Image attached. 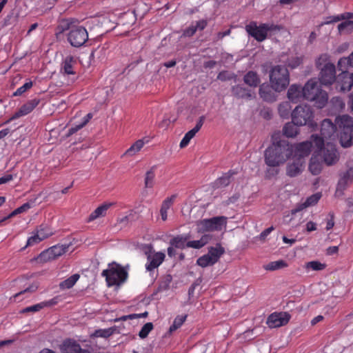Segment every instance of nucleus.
<instances>
[{
  "label": "nucleus",
  "mask_w": 353,
  "mask_h": 353,
  "mask_svg": "<svg viewBox=\"0 0 353 353\" xmlns=\"http://www.w3.org/2000/svg\"><path fill=\"white\" fill-rule=\"evenodd\" d=\"M309 170L313 175H318L322 170L321 162L315 157L310 159Z\"/></svg>",
  "instance_id": "32"
},
{
  "label": "nucleus",
  "mask_w": 353,
  "mask_h": 353,
  "mask_svg": "<svg viewBox=\"0 0 353 353\" xmlns=\"http://www.w3.org/2000/svg\"><path fill=\"white\" fill-rule=\"evenodd\" d=\"M326 265L318 261H312L305 263V268L306 269H312V270L319 271L325 268Z\"/></svg>",
  "instance_id": "45"
},
{
  "label": "nucleus",
  "mask_w": 353,
  "mask_h": 353,
  "mask_svg": "<svg viewBox=\"0 0 353 353\" xmlns=\"http://www.w3.org/2000/svg\"><path fill=\"white\" fill-rule=\"evenodd\" d=\"M187 318V315L183 316H177L174 321L172 325L170 327L168 332L170 334H172L173 332L176 331L178 328H179L183 323L185 322V319Z\"/></svg>",
  "instance_id": "39"
},
{
  "label": "nucleus",
  "mask_w": 353,
  "mask_h": 353,
  "mask_svg": "<svg viewBox=\"0 0 353 353\" xmlns=\"http://www.w3.org/2000/svg\"><path fill=\"white\" fill-rule=\"evenodd\" d=\"M153 324L151 322L146 323L141 329L139 332V336L141 339H145L148 336V334L153 330Z\"/></svg>",
  "instance_id": "50"
},
{
  "label": "nucleus",
  "mask_w": 353,
  "mask_h": 353,
  "mask_svg": "<svg viewBox=\"0 0 353 353\" xmlns=\"http://www.w3.org/2000/svg\"><path fill=\"white\" fill-rule=\"evenodd\" d=\"M327 21H325L323 24H329L331 23L338 22L342 19H345V15L341 14L337 16H330L327 18Z\"/></svg>",
  "instance_id": "57"
},
{
  "label": "nucleus",
  "mask_w": 353,
  "mask_h": 353,
  "mask_svg": "<svg viewBox=\"0 0 353 353\" xmlns=\"http://www.w3.org/2000/svg\"><path fill=\"white\" fill-rule=\"evenodd\" d=\"M232 96L237 99L251 100L255 97V94L250 89L245 88L241 85H236L232 87Z\"/></svg>",
  "instance_id": "19"
},
{
  "label": "nucleus",
  "mask_w": 353,
  "mask_h": 353,
  "mask_svg": "<svg viewBox=\"0 0 353 353\" xmlns=\"http://www.w3.org/2000/svg\"><path fill=\"white\" fill-rule=\"evenodd\" d=\"M53 234L54 232L52 230L48 225V224L43 223L37 228L36 233L28 238L26 245L23 249L28 246L37 244Z\"/></svg>",
  "instance_id": "10"
},
{
  "label": "nucleus",
  "mask_w": 353,
  "mask_h": 353,
  "mask_svg": "<svg viewBox=\"0 0 353 353\" xmlns=\"http://www.w3.org/2000/svg\"><path fill=\"white\" fill-rule=\"evenodd\" d=\"M248 34L259 42H262L268 37V33H274L281 30V26L271 23H261L257 26L256 21H251L245 28Z\"/></svg>",
  "instance_id": "4"
},
{
  "label": "nucleus",
  "mask_w": 353,
  "mask_h": 353,
  "mask_svg": "<svg viewBox=\"0 0 353 353\" xmlns=\"http://www.w3.org/2000/svg\"><path fill=\"white\" fill-rule=\"evenodd\" d=\"M323 159L327 165H332L338 161L337 150L334 145L327 144L323 152Z\"/></svg>",
  "instance_id": "24"
},
{
  "label": "nucleus",
  "mask_w": 353,
  "mask_h": 353,
  "mask_svg": "<svg viewBox=\"0 0 353 353\" xmlns=\"http://www.w3.org/2000/svg\"><path fill=\"white\" fill-rule=\"evenodd\" d=\"M340 34H350L353 31V21L347 20L338 25Z\"/></svg>",
  "instance_id": "37"
},
{
  "label": "nucleus",
  "mask_w": 353,
  "mask_h": 353,
  "mask_svg": "<svg viewBox=\"0 0 353 353\" xmlns=\"http://www.w3.org/2000/svg\"><path fill=\"white\" fill-rule=\"evenodd\" d=\"M187 238L176 236L171 239L170 245L176 248L183 249L186 247Z\"/></svg>",
  "instance_id": "46"
},
{
  "label": "nucleus",
  "mask_w": 353,
  "mask_h": 353,
  "mask_svg": "<svg viewBox=\"0 0 353 353\" xmlns=\"http://www.w3.org/2000/svg\"><path fill=\"white\" fill-rule=\"evenodd\" d=\"M353 182V160L346 163V170L340 174L336 190V195H342L343 191Z\"/></svg>",
  "instance_id": "9"
},
{
  "label": "nucleus",
  "mask_w": 353,
  "mask_h": 353,
  "mask_svg": "<svg viewBox=\"0 0 353 353\" xmlns=\"http://www.w3.org/2000/svg\"><path fill=\"white\" fill-rule=\"evenodd\" d=\"M68 248V245H54L49 249L51 255L53 256L54 259H56L59 256H61L63 254L67 252Z\"/></svg>",
  "instance_id": "38"
},
{
  "label": "nucleus",
  "mask_w": 353,
  "mask_h": 353,
  "mask_svg": "<svg viewBox=\"0 0 353 353\" xmlns=\"http://www.w3.org/2000/svg\"><path fill=\"white\" fill-rule=\"evenodd\" d=\"M177 197V194H172L170 196L165 199L161 204L160 209V214L162 221H166L168 219V211L171 208L173 205Z\"/></svg>",
  "instance_id": "26"
},
{
  "label": "nucleus",
  "mask_w": 353,
  "mask_h": 353,
  "mask_svg": "<svg viewBox=\"0 0 353 353\" xmlns=\"http://www.w3.org/2000/svg\"><path fill=\"white\" fill-rule=\"evenodd\" d=\"M142 250L147 258L148 256L152 255L155 252L153 250V246L151 244H145L142 247Z\"/></svg>",
  "instance_id": "59"
},
{
  "label": "nucleus",
  "mask_w": 353,
  "mask_h": 353,
  "mask_svg": "<svg viewBox=\"0 0 353 353\" xmlns=\"http://www.w3.org/2000/svg\"><path fill=\"white\" fill-rule=\"evenodd\" d=\"M292 120L296 125H308L314 128L316 124L314 122V112L308 105H298L291 113Z\"/></svg>",
  "instance_id": "8"
},
{
  "label": "nucleus",
  "mask_w": 353,
  "mask_h": 353,
  "mask_svg": "<svg viewBox=\"0 0 353 353\" xmlns=\"http://www.w3.org/2000/svg\"><path fill=\"white\" fill-rule=\"evenodd\" d=\"M304 99L313 102L314 105L319 109L324 108L328 101V94L322 90L316 79L307 81L303 87Z\"/></svg>",
  "instance_id": "2"
},
{
  "label": "nucleus",
  "mask_w": 353,
  "mask_h": 353,
  "mask_svg": "<svg viewBox=\"0 0 353 353\" xmlns=\"http://www.w3.org/2000/svg\"><path fill=\"white\" fill-rule=\"evenodd\" d=\"M172 281V276L170 274H166L163 281H161L159 283V285L157 289V292L167 290L170 288V284Z\"/></svg>",
  "instance_id": "47"
},
{
  "label": "nucleus",
  "mask_w": 353,
  "mask_h": 353,
  "mask_svg": "<svg viewBox=\"0 0 353 353\" xmlns=\"http://www.w3.org/2000/svg\"><path fill=\"white\" fill-rule=\"evenodd\" d=\"M42 309H43L42 308V305H41V303H37L36 305H32V306H29V307H26L22 309L20 311V313L21 314H26V313H28V312H36L40 311Z\"/></svg>",
  "instance_id": "53"
},
{
  "label": "nucleus",
  "mask_w": 353,
  "mask_h": 353,
  "mask_svg": "<svg viewBox=\"0 0 353 353\" xmlns=\"http://www.w3.org/2000/svg\"><path fill=\"white\" fill-rule=\"evenodd\" d=\"M288 263L284 260H279L276 261H272L264 266L266 270L274 271L288 267Z\"/></svg>",
  "instance_id": "35"
},
{
  "label": "nucleus",
  "mask_w": 353,
  "mask_h": 353,
  "mask_svg": "<svg viewBox=\"0 0 353 353\" xmlns=\"http://www.w3.org/2000/svg\"><path fill=\"white\" fill-rule=\"evenodd\" d=\"M304 160L294 158L293 161L288 163L286 167V174L290 177H294L300 174L303 170Z\"/></svg>",
  "instance_id": "20"
},
{
  "label": "nucleus",
  "mask_w": 353,
  "mask_h": 353,
  "mask_svg": "<svg viewBox=\"0 0 353 353\" xmlns=\"http://www.w3.org/2000/svg\"><path fill=\"white\" fill-rule=\"evenodd\" d=\"M227 222H198L196 230L199 233H209L214 231H221L226 228Z\"/></svg>",
  "instance_id": "15"
},
{
  "label": "nucleus",
  "mask_w": 353,
  "mask_h": 353,
  "mask_svg": "<svg viewBox=\"0 0 353 353\" xmlns=\"http://www.w3.org/2000/svg\"><path fill=\"white\" fill-rule=\"evenodd\" d=\"M101 276L105 277L107 285L111 287L119 286L123 283L126 281L128 274L123 267L113 262L108 265V269L103 270Z\"/></svg>",
  "instance_id": "5"
},
{
  "label": "nucleus",
  "mask_w": 353,
  "mask_h": 353,
  "mask_svg": "<svg viewBox=\"0 0 353 353\" xmlns=\"http://www.w3.org/2000/svg\"><path fill=\"white\" fill-rule=\"evenodd\" d=\"M325 140H326L325 138L323 137L321 135L319 137L316 134H312L310 141H312V143H314L317 149L321 150L324 146Z\"/></svg>",
  "instance_id": "51"
},
{
  "label": "nucleus",
  "mask_w": 353,
  "mask_h": 353,
  "mask_svg": "<svg viewBox=\"0 0 353 353\" xmlns=\"http://www.w3.org/2000/svg\"><path fill=\"white\" fill-rule=\"evenodd\" d=\"M203 234L201 237L200 241H201V243H203L202 244L203 246H204L212 240V239L213 238V236L208 232L203 233Z\"/></svg>",
  "instance_id": "61"
},
{
  "label": "nucleus",
  "mask_w": 353,
  "mask_h": 353,
  "mask_svg": "<svg viewBox=\"0 0 353 353\" xmlns=\"http://www.w3.org/2000/svg\"><path fill=\"white\" fill-rule=\"evenodd\" d=\"M139 219L137 212L134 210L128 211V214L121 221H133Z\"/></svg>",
  "instance_id": "56"
},
{
  "label": "nucleus",
  "mask_w": 353,
  "mask_h": 353,
  "mask_svg": "<svg viewBox=\"0 0 353 353\" xmlns=\"http://www.w3.org/2000/svg\"><path fill=\"white\" fill-rule=\"evenodd\" d=\"M205 121V117L201 116L199 117V121H197L196 125L188 132L185 133L191 139L195 136V134L200 130L201 127L203 125Z\"/></svg>",
  "instance_id": "44"
},
{
  "label": "nucleus",
  "mask_w": 353,
  "mask_h": 353,
  "mask_svg": "<svg viewBox=\"0 0 353 353\" xmlns=\"http://www.w3.org/2000/svg\"><path fill=\"white\" fill-rule=\"evenodd\" d=\"M36 260L41 263H46L54 260L53 256L51 255L49 249H47L41 252L39 256L36 258Z\"/></svg>",
  "instance_id": "49"
},
{
  "label": "nucleus",
  "mask_w": 353,
  "mask_h": 353,
  "mask_svg": "<svg viewBox=\"0 0 353 353\" xmlns=\"http://www.w3.org/2000/svg\"><path fill=\"white\" fill-rule=\"evenodd\" d=\"M196 31V28L195 27L194 24H192L188 28L184 30L183 34L185 37H190L193 36Z\"/></svg>",
  "instance_id": "58"
},
{
  "label": "nucleus",
  "mask_w": 353,
  "mask_h": 353,
  "mask_svg": "<svg viewBox=\"0 0 353 353\" xmlns=\"http://www.w3.org/2000/svg\"><path fill=\"white\" fill-rule=\"evenodd\" d=\"M208 25V21L205 19H201L196 22L194 24L196 30H203Z\"/></svg>",
  "instance_id": "63"
},
{
  "label": "nucleus",
  "mask_w": 353,
  "mask_h": 353,
  "mask_svg": "<svg viewBox=\"0 0 353 353\" xmlns=\"http://www.w3.org/2000/svg\"><path fill=\"white\" fill-rule=\"evenodd\" d=\"M335 121L340 130V142L343 147L348 148L353 145V119L348 115L336 118Z\"/></svg>",
  "instance_id": "6"
},
{
  "label": "nucleus",
  "mask_w": 353,
  "mask_h": 353,
  "mask_svg": "<svg viewBox=\"0 0 353 353\" xmlns=\"http://www.w3.org/2000/svg\"><path fill=\"white\" fill-rule=\"evenodd\" d=\"M61 353H91L88 350L82 349L81 345L71 339L65 340L61 347Z\"/></svg>",
  "instance_id": "21"
},
{
  "label": "nucleus",
  "mask_w": 353,
  "mask_h": 353,
  "mask_svg": "<svg viewBox=\"0 0 353 353\" xmlns=\"http://www.w3.org/2000/svg\"><path fill=\"white\" fill-rule=\"evenodd\" d=\"M237 172L230 170L228 172L224 173L221 177L218 178L213 183L214 188H222L228 186L231 182V178L234 174H236Z\"/></svg>",
  "instance_id": "25"
},
{
  "label": "nucleus",
  "mask_w": 353,
  "mask_h": 353,
  "mask_svg": "<svg viewBox=\"0 0 353 353\" xmlns=\"http://www.w3.org/2000/svg\"><path fill=\"white\" fill-rule=\"evenodd\" d=\"M270 81L272 88L276 92L284 90L290 83V74L286 67L276 65L270 71Z\"/></svg>",
  "instance_id": "7"
},
{
  "label": "nucleus",
  "mask_w": 353,
  "mask_h": 353,
  "mask_svg": "<svg viewBox=\"0 0 353 353\" xmlns=\"http://www.w3.org/2000/svg\"><path fill=\"white\" fill-rule=\"evenodd\" d=\"M76 59L72 56H68L64 59L62 64V70L66 74H74L75 72L73 70V65L76 63Z\"/></svg>",
  "instance_id": "30"
},
{
  "label": "nucleus",
  "mask_w": 353,
  "mask_h": 353,
  "mask_svg": "<svg viewBox=\"0 0 353 353\" xmlns=\"http://www.w3.org/2000/svg\"><path fill=\"white\" fill-rule=\"evenodd\" d=\"M145 143L143 139H139L135 141L125 152V155L132 157L139 152L144 146Z\"/></svg>",
  "instance_id": "33"
},
{
  "label": "nucleus",
  "mask_w": 353,
  "mask_h": 353,
  "mask_svg": "<svg viewBox=\"0 0 353 353\" xmlns=\"http://www.w3.org/2000/svg\"><path fill=\"white\" fill-rule=\"evenodd\" d=\"M30 208V204L29 203H26L23 204L21 206H20V207L17 208V209H15L13 212H12L8 215V217H5L3 219H1V221H6L8 219L11 218V217H12L13 216H14L16 214H21L22 212H26Z\"/></svg>",
  "instance_id": "48"
},
{
  "label": "nucleus",
  "mask_w": 353,
  "mask_h": 353,
  "mask_svg": "<svg viewBox=\"0 0 353 353\" xmlns=\"http://www.w3.org/2000/svg\"><path fill=\"white\" fill-rule=\"evenodd\" d=\"M196 264L202 268H205L208 266L213 265L215 263L212 261V257L206 254L200 256L197 259Z\"/></svg>",
  "instance_id": "43"
},
{
  "label": "nucleus",
  "mask_w": 353,
  "mask_h": 353,
  "mask_svg": "<svg viewBox=\"0 0 353 353\" xmlns=\"http://www.w3.org/2000/svg\"><path fill=\"white\" fill-rule=\"evenodd\" d=\"M57 303H58V298L54 297L53 299H52L49 301L41 302V304L42 305V308H44L46 307H51L52 305H54Z\"/></svg>",
  "instance_id": "62"
},
{
  "label": "nucleus",
  "mask_w": 353,
  "mask_h": 353,
  "mask_svg": "<svg viewBox=\"0 0 353 353\" xmlns=\"http://www.w3.org/2000/svg\"><path fill=\"white\" fill-rule=\"evenodd\" d=\"M33 85V83L31 81L26 82L22 86L19 88L14 93L13 96L17 97L22 95L24 92H26L28 90L30 89Z\"/></svg>",
  "instance_id": "52"
},
{
  "label": "nucleus",
  "mask_w": 353,
  "mask_h": 353,
  "mask_svg": "<svg viewBox=\"0 0 353 353\" xmlns=\"http://www.w3.org/2000/svg\"><path fill=\"white\" fill-rule=\"evenodd\" d=\"M114 205V203H104L99 205L90 214L88 221H94L98 218L104 217L106 215L108 209Z\"/></svg>",
  "instance_id": "27"
},
{
  "label": "nucleus",
  "mask_w": 353,
  "mask_h": 353,
  "mask_svg": "<svg viewBox=\"0 0 353 353\" xmlns=\"http://www.w3.org/2000/svg\"><path fill=\"white\" fill-rule=\"evenodd\" d=\"M312 147V141H306L293 145V158L303 159L307 157Z\"/></svg>",
  "instance_id": "17"
},
{
  "label": "nucleus",
  "mask_w": 353,
  "mask_h": 353,
  "mask_svg": "<svg viewBox=\"0 0 353 353\" xmlns=\"http://www.w3.org/2000/svg\"><path fill=\"white\" fill-rule=\"evenodd\" d=\"M40 101V99L38 98L28 101L21 106V108L10 117L8 121H7L6 123L28 114L39 104Z\"/></svg>",
  "instance_id": "13"
},
{
  "label": "nucleus",
  "mask_w": 353,
  "mask_h": 353,
  "mask_svg": "<svg viewBox=\"0 0 353 353\" xmlns=\"http://www.w3.org/2000/svg\"><path fill=\"white\" fill-rule=\"evenodd\" d=\"M337 126L336 123H332L330 119H324L321 124V135L325 139H333L335 137Z\"/></svg>",
  "instance_id": "16"
},
{
  "label": "nucleus",
  "mask_w": 353,
  "mask_h": 353,
  "mask_svg": "<svg viewBox=\"0 0 353 353\" xmlns=\"http://www.w3.org/2000/svg\"><path fill=\"white\" fill-rule=\"evenodd\" d=\"M288 98L293 103H297L304 99L303 87L297 84H292L288 90Z\"/></svg>",
  "instance_id": "23"
},
{
  "label": "nucleus",
  "mask_w": 353,
  "mask_h": 353,
  "mask_svg": "<svg viewBox=\"0 0 353 353\" xmlns=\"http://www.w3.org/2000/svg\"><path fill=\"white\" fill-rule=\"evenodd\" d=\"M330 105L334 111H341L345 108V103L339 97H332L330 100Z\"/></svg>",
  "instance_id": "40"
},
{
  "label": "nucleus",
  "mask_w": 353,
  "mask_h": 353,
  "mask_svg": "<svg viewBox=\"0 0 353 353\" xmlns=\"http://www.w3.org/2000/svg\"><path fill=\"white\" fill-rule=\"evenodd\" d=\"M293 154V145L285 140L274 142L265 151V162L270 167L283 164Z\"/></svg>",
  "instance_id": "1"
},
{
  "label": "nucleus",
  "mask_w": 353,
  "mask_h": 353,
  "mask_svg": "<svg viewBox=\"0 0 353 353\" xmlns=\"http://www.w3.org/2000/svg\"><path fill=\"white\" fill-rule=\"evenodd\" d=\"M39 288V285L38 283H32V285H30L28 288H27L26 289H25L24 290H22L19 293H17L14 296V299H18L21 294L26 293V292H35Z\"/></svg>",
  "instance_id": "54"
},
{
  "label": "nucleus",
  "mask_w": 353,
  "mask_h": 353,
  "mask_svg": "<svg viewBox=\"0 0 353 353\" xmlns=\"http://www.w3.org/2000/svg\"><path fill=\"white\" fill-rule=\"evenodd\" d=\"M343 62H347L350 66L353 67V52L350 55V57L347 59H341L339 61L338 65H341Z\"/></svg>",
  "instance_id": "64"
},
{
  "label": "nucleus",
  "mask_w": 353,
  "mask_h": 353,
  "mask_svg": "<svg viewBox=\"0 0 353 353\" xmlns=\"http://www.w3.org/2000/svg\"><path fill=\"white\" fill-rule=\"evenodd\" d=\"M297 126L299 125L294 123L292 121L287 123L283 128V134L287 137H295L299 132Z\"/></svg>",
  "instance_id": "31"
},
{
  "label": "nucleus",
  "mask_w": 353,
  "mask_h": 353,
  "mask_svg": "<svg viewBox=\"0 0 353 353\" xmlns=\"http://www.w3.org/2000/svg\"><path fill=\"white\" fill-rule=\"evenodd\" d=\"M95 336L103 338H108L113 334V331L110 329L97 330L95 331Z\"/></svg>",
  "instance_id": "55"
},
{
  "label": "nucleus",
  "mask_w": 353,
  "mask_h": 353,
  "mask_svg": "<svg viewBox=\"0 0 353 353\" xmlns=\"http://www.w3.org/2000/svg\"><path fill=\"white\" fill-rule=\"evenodd\" d=\"M321 196L322 194L321 192H316L310 196L303 203L298 204L294 209H292L291 210V214L292 215L296 214L307 207L316 205L321 198Z\"/></svg>",
  "instance_id": "18"
},
{
  "label": "nucleus",
  "mask_w": 353,
  "mask_h": 353,
  "mask_svg": "<svg viewBox=\"0 0 353 353\" xmlns=\"http://www.w3.org/2000/svg\"><path fill=\"white\" fill-rule=\"evenodd\" d=\"M154 167H152L145 173V187L151 188L154 185V179L155 176Z\"/></svg>",
  "instance_id": "42"
},
{
  "label": "nucleus",
  "mask_w": 353,
  "mask_h": 353,
  "mask_svg": "<svg viewBox=\"0 0 353 353\" xmlns=\"http://www.w3.org/2000/svg\"><path fill=\"white\" fill-rule=\"evenodd\" d=\"M336 68L333 63H326L321 68L319 81L322 85H330L336 81Z\"/></svg>",
  "instance_id": "11"
},
{
  "label": "nucleus",
  "mask_w": 353,
  "mask_h": 353,
  "mask_svg": "<svg viewBox=\"0 0 353 353\" xmlns=\"http://www.w3.org/2000/svg\"><path fill=\"white\" fill-rule=\"evenodd\" d=\"M80 275L79 274H74L67 279L59 283V288L61 290L70 289L72 288L76 282L79 280Z\"/></svg>",
  "instance_id": "34"
},
{
  "label": "nucleus",
  "mask_w": 353,
  "mask_h": 353,
  "mask_svg": "<svg viewBox=\"0 0 353 353\" xmlns=\"http://www.w3.org/2000/svg\"><path fill=\"white\" fill-rule=\"evenodd\" d=\"M291 316L288 312H274L271 314L267 319V324L270 327H279L286 325Z\"/></svg>",
  "instance_id": "12"
},
{
  "label": "nucleus",
  "mask_w": 353,
  "mask_h": 353,
  "mask_svg": "<svg viewBox=\"0 0 353 353\" xmlns=\"http://www.w3.org/2000/svg\"><path fill=\"white\" fill-rule=\"evenodd\" d=\"M259 95L265 101H270L272 99V93L268 85H261L259 88Z\"/></svg>",
  "instance_id": "41"
},
{
  "label": "nucleus",
  "mask_w": 353,
  "mask_h": 353,
  "mask_svg": "<svg viewBox=\"0 0 353 353\" xmlns=\"http://www.w3.org/2000/svg\"><path fill=\"white\" fill-rule=\"evenodd\" d=\"M243 81L250 87L256 88L260 84L261 79L256 72L249 71L244 75Z\"/></svg>",
  "instance_id": "28"
},
{
  "label": "nucleus",
  "mask_w": 353,
  "mask_h": 353,
  "mask_svg": "<svg viewBox=\"0 0 353 353\" xmlns=\"http://www.w3.org/2000/svg\"><path fill=\"white\" fill-rule=\"evenodd\" d=\"M76 22L77 20L72 18L64 20L63 30H69L67 39L70 45L75 48H79L88 41V33L83 26L76 25Z\"/></svg>",
  "instance_id": "3"
},
{
  "label": "nucleus",
  "mask_w": 353,
  "mask_h": 353,
  "mask_svg": "<svg viewBox=\"0 0 353 353\" xmlns=\"http://www.w3.org/2000/svg\"><path fill=\"white\" fill-rule=\"evenodd\" d=\"M202 244L203 243H201L200 239L196 241H190L186 243V247L200 249L203 247Z\"/></svg>",
  "instance_id": "60"
},
{
  "label": "nucleus",
  "mask_w": 353,
  "mask_h": 353,
  "mask_svg": "<svg viewBox=\"0 0 353 353\" xmlns=\"http://www.w3.org/2000/svg\"><path fill=\"white\" fill-rule=\"evenodd\" d=\"M336 88L341 92L349 91L353 85V73L342 72L336 79Z\"/></svg>",
  "instance_id": "14"
},
{
  "label": "nucleus",
  "mask_w": 353,
  "mask_h": 353,
  "mask_svg": "<svg viewBox=\"0 0 353 353\" xmlns=\"http://www.w3.org/2000/svg\"><path fill=\"white\" fill-rule=\"evenodd\" d=\"M165 257V254L161 252H154L152 255L148 256V263L145 265L146 270L151 272L157 268L163 263Z\"/></svg>",
  "instance_id": "22"
},
{
  "label": "nucleus",
  "mask_w": 353,
  "mask_h": 353,
  "mask_svg": "<svg viewBox=\"0 0 353 353\" xmlns=\"http://www.w3.org/2000/svg\"><path fill=\"white\" fill-rule=\"evenodd\" d=\"M291 109L292 107L290 103L288 101H283L279 105V114L281 116V117L283 119L288 118L289 115L290 114Z\"/></svg>",
  "instance_id": "36"
},
{
  "label": "nucleus",
  "mask_w": 353,
  "mask_h": 353,
  "mask_svg": "<svg viewBox=\"0 0 353 353\" xmlns=\"http://www.w3.org/2000/svg\"><path fill=\"white\" fill-rule=\"evenodd\" d=\"M224 253V248H223L220 243H217L216 247L209 248L207 254L210 255L214 263H216Z\"/></svg>",
  "instance_id": "29"
}]
</instances>
